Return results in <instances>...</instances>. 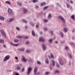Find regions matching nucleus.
<instances>
[{
    "label": "nucleus",
    "mask_w": 75,
    "mask_h": 75,
    "mask_svg": "<svg viewBox=\"0 0 75 75\" xmlns=\"http://www.w3.org/2000/svg\"><path fill=\"white\" fill-rule=\"evenodd\" d=\"M37 71H38V67H35L34 68V72L35 75H38L40 74V72H37Z\"/></svg>",
    "instance_id": "1"
},
{
    "label": "nucleus",
    "mask_w": 75,
    "mask_h": 75,
    "mask_svg": "<svg viewBox=\"0 0 75 75\" xmlns=\"http://www.w3.org/2000/svg\"><path fill=\"white\" fill-rule=\"evenodd\" d=\"M59 62L61 65H64V61L61 57H59L58 59Z\"/></svg>",
    "instance_id": "2"
},
{
    "label": "nucleus",
    "mask_w": 75,
    "mask_h": 75,
    "mask_svg": "<svg viewBox=\"0 0 75 75\" xmlns=\"http://www.w3.org/2000/svg\"><path fill=\"white\" fill-rule=\"evenodd\" d=\"M10 56L9 55H7L3 59V62H6V61H8L9 59H10Z\"/></svg>",
    "instance_id": "3"
},
{
    "label": "nucleus",
    "mask_w": 75,
    "mask_h": 75,
    "mask_svg": "<svg viewBox=\"0 0 75 75\" xmlns=\"http://www.w3.org/2000/svg\"><path fill=\"white\" fill-rule=\"evenodd\" d=\"M58 18L59 19V20H60L64 22V23H65V20L64 19V18L63 16H58Z\"/></svg>",
    "instance_id": "4"
},
{
    "label": "nucleus",
    "mask_w": 75,
    "mask_h": 75,
    "mask_svg": "<svg viewBox=\"0 0 75 75\" xmlns=\"http://www.w3.org/2000/svg\"><path fill=\"white\" fill-rule=\"evenodd\" d=\"M32 69H33V68L31 67H28L27 71V75H30V73L32 70Z\"/></svg>",
    "instance_id": "5"
},
{
    "label": "nucleus",
    "mask_w": 75,
    "mask_h": 75,
    "mask_svg": "<svg viewBox=\"0 0 75 75\" xmlns=\"http://www.w3.org/2000/svg\"><path fill=\"white\" fill-rule=\"evenodd\" d=\"M1 33L2 35L4 37V38H6L7 37V36H6V35L4 33V32L3 30H1Z\"/></svg>",
    "instance_id": "6"
},
{
    "label": "nucleus",
    "mask_w": 75,
    "mask_h": 75,
    "mask_svg": "<svg viewBox=\"0 0 75 75\" xmlns=\"http://www.w3.org/2000/svg\"><path fill=\"white\" fill-rule=\"evenodd\" d=\"M39 41L40 42H44V41H45L46 40L44 38L40 37L39 38Z\"/></svg>",
    "instance_id": "7"
},
{
    "label": "nucleus",
    "mask_w": 75,
    "mask_h": 75,
    "mask_svg": "<svg viewBox=\"0 0 75 75\" xmlns=\"http://www.w3.org/2000/svg\"><path fill=\"white\" fill-rule=\"evenodd\" d=\"M8 16L11 17V14L12 13V10L11 9H8Z\"/></svg>",
    "instance_id": "8"
},
{
    "label": "nucleus",
    "mask_w": 75,
    "mask_h": 75,
    "mask_svg": "<svg viewBox=\"0 0 75 75\" xmlns=\"http://www.w3.org/2000/svg\"><path fill=\"white\" fill-rule=\"evenodd\" d=\"M42 48L43 51H45L47 50V47L45 44H43L42 45Z\"/></svg>",
    "instance_id": "9"
},
{
    "label": "nucleus",
    "mask_w": 75,
    "mask_h": 75,
    "mask_svg": "<svg viewBox=\"0 0 75 75\" xmlns=\"http://www.w3.org/2000/svg\"><path fill=\"white\" fill-rule=\"evenodd\" d=\"M22 60L23 62H27V59L25 58V57L24 56H22Z\"/></svg>",
    "instance_id": "10"
},
{
    "label": "nucleus",
    "mask_w": 75,
    "mask_h": 75,
    "mask_svg": "<svg viewBox=\"0 0 75 75\" xmlns=\"http://www.w3.org/2000/svg\"><path fill=\"white\" fill-rule=\"evenodd\" d=\"M23 12L24 14H26L27 13H28V10L25 8H23Z\"/></svg>",
    "instance_id": "11"
},
{
    "label": "nucleus",
    "mask_w": 75,
    "mask_h": 75,
    "mask_svg": "<svg viewBox=\"0 0 75 75\" xmlns=\"http://www.w3.org/2000/svg\"><path fill=\"white\" fill-rule=\"evenodd\" d=\"M14 20V18H10L9 19V21H7V22L8 23H11V22H12V21H13Z\"/></svg>",
    "instance_id": "12"
},
{
    "label": "nucleus",
    "mask_w": 75,
    "mask_h": 75,
    "mask_svg": "<svg viewBox=\"0 0 75 75\" xmlns=\"http://www.w3.org/2000/svg\"><path fill=\"white\" fill-rule=\"evenodd\" d=\"M67 54L69 58H72V55H71V53H70L69 52H67Z\"/></svg>",
    "instance_id": "13"
},
{
    "label": "nucleus",
    "mask_w": 75,
    "mask_h": 75,
    "mask_svg": "<svg viewBox=\"0 0 75 75\" xmlns=\"http://www.w3.org/2000/svg\"><path fill=\"white\" fill-rule=\"evenodd\" d=\"M59 33L60 34L61 37H62V38H63L64 37V33H63V32L62 31H60L59 32Z\"/></svg>",
    "instance_id": "14"
},
{
    "label": "nucleus",
    "mask_w": 75,
    "mask_h": 75,
    "mask_svg": "<svg viewBox=\"0 0 75 75\" xmlns=\"http://www.w3.org/2000/svg\"><path fill=\"white\" fill-rule=\"evenodd\" d=\"M52 17V15L51 13H49L48 14V19H51V18Z\"/></svg>",
    "instance_id": "15"
},
{
    "label": "nucleus",
    "mask_w": 75,
    "mask_h": 75,
    "mask_svg": "<svg viewBox=\"0 0 75 75\" xmlns=\"http://www.w3.org/2000/svg\"><path fill=\"white\" fill-rule=\"evenodd\" d=\"M68 30V28H67L64 27V31L65 32V33H67Z\"/></svg>",
    "instance_id": "16"
},
{
    "label": "nucleus",
    "mask_w": 75,
    "mask_h": 75,
    "mask_svg": "<svg viewBox=\"0 0 75 75\" xmlns=\"http://www.w3.org/2000/svg\"><path fill=\"white\" fill-rule=\"evenodd\" d=\"M50 56H51V58H52V59H55V56H54L52 53H50Z\"/></svg>",
    "instance_id": "17"
},
{
    "label": "nucleus",
    "mask_w": 75,
    "mask_h": 75,
    "mask_svg": "<svg viewBox=\"0 0 75 75\" xmlns=\"http://www.w3.org/2000/svg\"><path fill=\"white\" fill-rule=\"evenodd\" d=\"M10 44L11 45H13V46H18V45H19L18 44H14L12 42H11Z\"/></svg>",
    "instance_id": "18"
},
{
    "label": "nucleus",
    "mask_w": 75,
    "mask_h": 75,
    "mask_svg": "<svg viewBox=\"0 0 75 75\" xmlns=\"http://www.w3.org/2000/svg\"><path fill=\"white\" fill-rule=\"evenodd\" d=\"M0 43L1 44H4V41L3 39H0Z\"/></svg>",
    "instance_id": "19"
},
{
    "label": "nucleus",
    "mask_w": 75,
    "mask_h": 75,
    "mask_svg": "<svg viewBox=\"0 0 75 75\" xmlns=\"http://www.w3.org/2000/svg\"><path fill=\"white\" fill-rule=\"evenodd\" d=\"M43 30L45 31H47L48 30V28L46 27H44L43 28Z\"/></svg>",
    "instance_id": "20"
},
{
    "label": "nucleus",
    "mask_w": 75,
    "mask_h": 75,
    "mask_svg": "<svg viewBox=\"0 0 75 75\" xmlns=\"http://www.w3.org/2000/svg\"><path fill=\"white\" fill-rule=\"evenodd\" d=\"M32 34L34 37H35L36 36L35 34V31L34 30L32 31Z\"/></svg>",
    "instance_id": "21"
},
{
    "label": "nucleus",
    "mask_w": 75,
    "mask_h": 75,
    "mask_svg": "<svg viewBox=\"0 0 75 75\" xmlns=\"http://www.w3.org/2000/svg\"><path fill=\"white\" fill-rule=\"evenodd\" d=\"M45 62L46 63V64H49V61L48 60V58H47L45 60Z\"/></svg>",
    "instance_id": "22"
},
{
    "label": "nucleus",
    "mask_w": 75,
    "mask_h": 75,
    "mask_svg": "<svg viewBox=\"0 0 75 75\" xmlns=\"http://www.w3.org/2000/svg\"><path fill=\"white\" fill-rule=\"evenodd\" d=\"M52 41H53V39L51 38L49 40V42L50 44H51L52 42Z\"/></svg>",
    "instance_id": "23"
},
{
    "label": "nucleus",
    "mask_w": 75,
    "mask_h": 75,
    "mask_svg": "<svg viewBox=\"0 0 75 75\" xmlns=\"http://www.w3.org/2000/svg\"><path fill=\"white\" fill-rule=\"evenodd\" d=\"M30 25L32 26V27H34V25H35V24H34V23H33L32 22H30Z\"/></svg>",
    "instance_id": "24"
},
{
    "label": "nucleus",
    "mask_w": 75,
    "mask_h": 75,
    "mask_svg": "<svg viewBox=\"0 0 75 75\" xmlns=\"http://www.w3.org/2000/svg\"><path fill=\"white\" fill-rule=\"evenodd\" d=\"M52 62L53 66L54 67L55 66V61L54 60H52Z\"/></svg>",
    "instance_id": "25"
},
{
    "label": "nucleus",
    "mask_w": 75,
    "mask_h": 75,
    "mask_svg": "<svg viewBox=\"0 0 75 75\" xmlns=\"http://www.w3.org/2000/svg\"><path fill=\"white\" fill-rule=\"evenodd\" d=\"M44 21L45 23H48L49 21H48V20L45 19H44Z\"/></svg>",
    "instance_id": "26"
},
{
    "label": "nucleus",
    "mask_w": 75,
    "mask_h": 75,
    "mask_svg": "<svg viewBox=\"0 0 75 75\" xmlns=\"http://www.w3.org/2000/svg\"><path fill=\"white\" fill-rule=\"evenodd\" d=\"M65 50L67 51L69 50V47L68 46H66L65 48Z\"/></svg>",
    "instance_id": "27"
},
{
    "label": "nucleus",
    "mask_w": 75,
    "mask_h": 75,
    "mask_svg": "<svg viewBox=\"0 0 75 75\" xmlns=\"http://www.w3.org/2000/svg\"><path fill=\"white\" fill-rule=\"evenodd\" d=\"M25 50V48H21L19 49V51H24Z\"/></svg>",
    "instance_id": "28"
},
{
    "label": "nucleus",
    "mask_w": 75,
    "mask_h": 75,
    "mask_svg": "<svg viewBox=\"0 0 75 75\" xmlns=\"http://www.w3.org/2000/svg\"><path fill=\"white\" fill-rule=\"evenodd\" d=\"M5 3H6V4H9V5H10V6H11V4H10V2L9 1H7L5 2Z\"/></svg>",
    "instance_id": "29"
},
{
    "label": "nucleus",
    "mask_w": 75,
    "mask_h": 75,
    "mask_svg": "<svg viewBox=\"0 0 75 75\" xmlns=\"http://www.w3.org/2000/svg\"><path fill=\"white\" fill-rule=\"evenodd\" d=\"M0 20H4V17H2L1 16H0Z\"/></svg>",
    "instance_id": "30"
},
{
    "label": "nucleus",
    "mask_w": 75,
    "mask_h": 75,
    "mask_svg": "<svg viewBox=\"0 0 75 75\" xmlns=\"http://www.w3.org/2000/svg\"><path fill=\"white\" fill-rule=\"evenodd\" d=\"M25 44L26 45H29L30 44V41H26L25 42Z\"/></svg>",
    "instance_id": "31"
},
{
    "label": "nucleus",
    "mask_w": 75,
    "mask_h": 75,
    "mask_svg": "<svg viewBox=\"0 0 75 75\" xmlns=\"http://www.w3.org/2000/svg\"><path fill=\"white\" fill-rule=\"evenodd\" d=\"M26 52L27 53H30V52H31V51L30 50H26Z\"/></svg>",
    "instance_id": "32"
},
{
    "label": "nucleus",
    "mask_w": 75,
    "mask_h": 75,
    "mask_svg": "<svg viewBox=\"0 0 75 75\" xmlns=\"http://www.w3.org/2000/svg\"><path fill=\"white\" fill-rule=\"evenodd\" d=\"M60 71L58 70H56L55 71V73L56 74H59Z\"/></svg>",
    "instance_id": "33"
},
{
    "label": "nucleus",
    "mask_w": 75,
    "mask_h": 75,
    "mask_svg": "<svg viewBox=\"0 0 75 75\" xmlns=\"http://www.w3.org/2000/svg\"><path fill=\"white\" fill-rule=\"evenodd\" d=\"M45 4H46V3L45 2H44L41 3V6H45Z\"/></svg>",
    "instance_id": "34"
},
{
    "label": "nucleus",
    "mask_w": 75,
    "mask_h": 75,
    "mask_svg": "<svg viewBox=\"0 0 75 75\" xmlns=\"http://www.w3.org/2000/svg\"><path fill=\"white\" fill-rule=\"evenodd\" d=\"M50 32L51 33V35H54V31L53 30H50Z\"/></svg>",
    "instance_id": "35"
},
{
    "label": "nucleus",
    "mask_w": 75,
    "mask_h": 75,
    "mask_svg": "<svg viewBox=\"0 0 75 75\" xmlns=\"http://www.w3.org/2000/svg\"><path fill=\"white\" fill-rule=\"evenodd\" d=\"M75 16L74 15H73L71 16V18H72V19H73V20H75V18H74Z\"/></svg>",
    "instance_id": "36"
},
{
    "label": "nucleus",
    "mask_w": 75,
    "mask_h": 75,
    "mask_svg": "<svg viewBox=\"0 0 75 75\" xmlns=\"http://www.w3.org/2000/svg\"><path fill=\"white\" fill-rule=\"evenodd\" d=\"M48 6H45L43 8V10H46V9H47L48 8Z\"/></svg>",
    "instance_id": "37"
},
{
    "label": "nucleus",
    "mask_w": 75,
    "mask_h": 75,
    "mask_svg": "<svg viewBox=\"0 0 75 75\" xmlns=\"http://www.w3.org/2000/svg\"><path fill=\"white\" fill-rule=\"evenodd\" d=\"M70 44H71V45H75V43L74 42H70Z\"/></svg>",
    "instance_id": "38"
},
{
    "label": "nucleus",
    "mask_w": 75,
    "mask_h": 75,
    "mask_svg": "<svg viewBox=\"0 0 75 75\" xmlns=\"http://www.w3.org/2000/svg\"><path fill=\"white\" fill-rule=\"evenodd\" d=\"M24 71H25V68H23L22 69V70L21 71V72H24Z\"/></svg>",
    "instance_id": "39"
},
{
    "label": "nucleus",
    "mask_w": 75,
    "mask_h": 75,
    "mask_svg": "<svg viewBox=\"0 0 75 75\" xmlns=\"http://www.w3.org/2000/svg\"><path fill=\"white\" fill-rule=\"evenodd\" d=\"M56 66L58 68H59L60 67L59 65V64L58 63H57Z\"/></svg>",
    "instance_id": "40"
},
{
    "label": "nucleus",
    "mask_w": 75,
    "mask_h": 75,
    "mask_svg": "<svg viewBox=\"0 0 75 75\" xmlns=\"http://www.w3.org/2000/svg\"><path fill=\"white\" fill-rule=\"evenodd\" d=\"M33 3H36V2H38V0H33Z\"/></svg>",
    "instance_id": "41"
},
{
    "label": "nucleus",
    "mask_w": 75,
    "mask_h": 75,
    "mask_svg": "<svg viewBox=\"0 0 75 75\" xmlns=\"http://www.w3.org/2000/svg\"><path fill=\"white\" fill-rule=\"evenodd\" d=\"M35 8L37 9H38V8H39V7H38V6L37 5H35Z\"/></svg>",
    "instance_id": "42"
},
{
    "label": "nucleus",
    "mask_w": 75,
    "mask_h": 75,
    "mask_svg": "<svg viewBox=\"0 0 75 75\" xmlns=\"http://www.w3.org/2000/svg\"><path fill=\"white\" fill-rule=\"evenodd\" d=\"M14 42H18V40L17 39L14 40Z\"/></svg>",
    "instance_id": "43"
},
{
    "label": "nucleus",
    "mask_w": 75,
    "mask_h": 75,
    "mask_svg": "<svg viewBox=\"0 0 75 75\" xmlns=\"http://www.w3.org/2000/svg\"><path fill=\"white\" fill-rule=\"evenodd\" d=\"M37 64H38L39 65H40L41 64V62H40V61H37Z\"/></svg>",
    "instance_id": "44"
},
{
    "label": "nucleus",
    "mask_w": 75,
    "mask_h": 75,
    "mask_svg": "<svg viewBox=\"0 0 75 75\" xmlns=\"http://www.w3.org/2000/svg\"><path fill=\"white\" fill-rule=\"evenodd\" d=\"M28 61L29 62H31L32 61H33V60H32V59H31V58H30L28 59Z\"/></svg>",
    "instance_id": "45"
},
{
    "label": "nucleus",
    "mask_w": 75,
    "mask_h": 75,
    "mask_svg": "<svg viewBox=\"0 0 75 75\" xmlns=\"http://www.w3.org/2000/svg\"><path fill=\"white\" fill-rule=\"evenodd\" d=\"M23 21L24 22V23H27V21H25V20H23Z\"/></svg>",
    "instance_id": "46"
},
{
    "label": "nucleus",
    "mask_w": 75,
    "mask_h": 75,
    "mask_svg": "<svg viewBox=\"0 0 75 75\" xmlns=\"http://www.w3.org/2000/svg\"><path fill=\"white\" fill-rule=\"evenodd\" d=\"M56 4L58 6H59L60 7H61V5L59 4L58 3H56Z\"/></svg>",
    "instance_id": "47"
},
{
    "label": "nucleus",
    "mask_w": 75,
    "mask_h": 75,
    "mask_svg": "<svg viewBox=\"0 0 75 75\" xmlns=\"http://www.w3.org/2000/svg\"><path fill=\"white\" fill-rule=\"evenodd\" d=\"M23 5V4L21 2H20L19 4V6H21Z\"/></svg>",
    "instance_id": "48"
},
{
    "label": "nucleus",
    "mask_w": 75,
    "mask_h": 75,
    "mask_svg": "<svg viewBox=\"0 0 75 75\" xmlns=\"http://www.w3.org/2000/svg\"><path fill=\"white\" fill-rule=\"evenodd\" d=\"M64 55L65 57H67V53H65L64 54Z\"/></svg>",
    "instance_id": "49"
},
{
    "label": "nucleus",
    "mask_w": 75,
    "mask_h": 75,
    "mask_svg": "<svg viewBox=\"0 0 75 75\" xmlns=\"http://www.w3.org/2000/svg\"><path fill=\"white\" fill-rule=\"evenodd\" d=\"M67 8H69V5L68 4H67Z\"/></svg>",
    "instance_id": "50"
},
{
    "label": "nucleus",
    "mask_w": 75,
    "mask_h": 75,
    "mask_svg": "<svg viewBox=\"0 0 75 75\" xmlns=\"http://www.w3.org/2000/svg\"><path fill=\"white\" fill-rule=\"evenodd\" d=\"M16 69V70H18L19 69V66H18Z\"/></svg>",
    "instance_id": "51"
},
{
    "label": "nucleus",
    "mask_w": 75,
    "mask_h": 75,
    "mask_svg": "<svg viewBox=\"0 0 75 75\" xmlns=\"http://www.w3.org/2000/svg\"><path fill=\"white\" fill-rule=\"evenodd\" d=\"M25 38V39H27V38H28V36H26L24 37Z\"/></svg>",
    "instance_id": "52"
},
{
    "label": "nucleus",
    "mask_w": 75,
    "mask_h": 75,
    "mask_svg": "<svg viewBox=\"0 0 75 75\" xmlns=\"http://www.w3.org/2000/svg\"><path fill=\"white\" fill-rule=\"evenodd\" d=\"M50 74V72H47L45 73L46 75H47V74Z\"/></svg>",
    "instance_id": "53"
},
{
    "label": "nucleus",
    "mask_w": 75,
    "mask_h": 75,
    "mask_svg": "<svg viewBox=\"0 0 75 75\" xmlns=\"http://www.w3.org/2000/svg\"><path fill=\"white\" fill-rule=\"evenodd\" d=\"M25 29H27L28 28V26L27 25H25Z\"/></svg>",
    "instance_id": "54"
},
{
    "label": "nucleus",
    "mask_w": 75,
    "mask_h": 75,
    "mask_svg": "<svg viewBox=\"0 0 75 75\" xmlns=\"http://www.w3.org/2000/svg\"><path fill=\"white\" fill-rule=\"evenodd\" d=\"M69 65L70 66L71 65V62H69Z\"/></svg>",
    "instance_id": "55"
},
{
    "label": "nucleus",
    "mask_w": 75,
    "mask_h": 75,
    "mask_svg": "<svg viewBox=\"0 0 75 75\" xmlns=\"http://www.w3.org/2000/svg\"><path fill=\"white\" fill-rule=\"evenodd\" d=\"M16 28L17 30H18V31L19 30V28H18V27H16Z\"/></svg>",
    "instance_id": "56"
},
{
    "label": "nucleus",
    "mask_w": 75,
    "mask_h": 75,
    "mask_svg": "<svg viewBox=\"0 0 75 75\" xmlns=\"http://www.w3.org/2000/svg\"><path fill=\"white\" fill-rule=\"evenodd\" d=\"M72 33H74L75 32V29H74L72 30Z\"/></svg>",
    "instance_id": "57"
},
{
    "label": "nucleus",
    "mask_w": 75,
    "mask_h": 75,
    "mask_svg": "<svg viewBox=\"0 0 75 75\" xmlns=\"http://www.w3.org/2000/svg\"><path fill=\"white\" fill-rule=\"evenodd\" d=\"M36 28H38L39 27V25H37L36 26Z\"/></svg>",
    "instance_id": "58"
},
{
    "label": "nucleus",
    "mask_w": 75,
    "mask_h": 75,
    "mask_svg": "<svg viewBox=\"0 0 75 75\" xmlns=\"http://www.w3.org/2000/svg\"><path fill=\"white\" fill-rule=\"evenodd\" d=\"M23 37L19 35V38H22Z\"/></svg>",
    "instance_id": "59"
},
{
    "label": "nucleus",
    "mask_w": 75,
    "mask_h": 75,
    "mask_svg": "<svg viewBox=\"0 0 75 75\" xmlns=\"http://www.w3.org/2000/svg\"><path fill=\"white\" fill-rule=\"evenodd\" d=\"M15 75H19V74L18 73H15Z\"/></svg>",
    "instance_id": "60"
},
{
    "label": "nucleus",
    "mask_w": 75,
    "mask_h": 75,
    "mask_svg": "<svg viewBox=\"0 0 75 75\" xmlns=\"http://www.w3.org/2000/svg\"><path fill=\"white\" fill-rule=\"evenodd\" d=\"M15 58L16 59H18V57H15Z\"/></svg>",
    "instance_id": "61"
},
{
    "label": "nucleus",
    "mask_w": 75,
    "mask_h": 75,
    "mask_svg": "<svg viewBox=\"0 0 75 75\" xmlns=\"http://www.w3.org/2000/svg\"><path fill=\"white\" fill-rule=\"evenodd\" d=\"M70 3H71V4H72V3H73V1H71Z\"/></svg>",
    "instance_id": "62"
},
{
    "label": "nucleus",
    "mask_w": 75,
    "mask_h": 75,
    "mask_svg": "<svg viewBox=\"0 0 75 75\" xmlns=\"http://www.w3.org/2000/svg\"><path fill=\"white\" fill-rule=\"evenodd\" d=\"M42 33H43L42 32H40V34H42Z\"/></svg>",
    "instance_id": "63"
},
{
    "label": "nucleus",
    "mask_w": 75,
    "mask_h": 75,
    "mask_svg": "<svg viewBox=\"0 0 75 75\" xmlns=\"http://www.w3.org/2000/svg\"><path fill=\"white\" fill-rule=\"evenodd\" d=\"M3 46L4 47H5V48H6V45H4Z\"/></svg>",
    "instance_id": "64"
}]
</instances>
